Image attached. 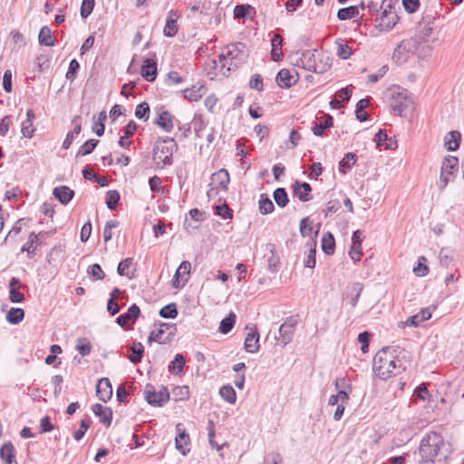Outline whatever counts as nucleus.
<instances>
[{
  "label": "nucleus",
  "instance_id": "nucleus-1",
  "mask_svg": "<svg viewBox=\"0 0 464 464\" xmlns=\"http://www.w3.org/2000/svg\"><path fill=\"white\" fill-rule=\"evenodd\" d=\"M243 43H232L227 44L218 55V60H214L215 67H220L224 75H228L242 65L247 57Z\"/></svg>",
  "mask_w": 464,
  "mask_h": 464
},
{
  "label": "nucleus",
  "instance_id": "nucleus-2",
  "mask_svg": "<svg viewBox=\"0 0 464 464\" xmlns=\"http://www.w3.org/2000/svg\"><path fill=\"white\" fill-rule=\"evenodd\" d=\"M397 351L393 347H384L375 354L372 370L380 379L386 380L396 375L393 353Z\"/></svg>",
  "mask_w": 464,
  "mask_h": 464
},
{
  "label": "nucleus",
  "instance_id": "nucleus-3",
  "mask_svg": "<svg viewBox=\"0 0 464 464\" xmlns=\"http://www.w3.org/2000/svg\"><path fill=\"white\" fill-rule=\"evenodd\" d=\"M443 444L444 440L442 436L436 431H430L424 436L419 447L420 464L434 462Z\"/></svg>",
  "mask_w": 464,
  "mask_h": 464
},
{
  "label": "nucleus",
  "instance_id": "nucleus-4",
  "mask_svg": "<svg viewBox=\"0 0 464 464\" xmlns=\"http://www.w3.org/2000/svg\"><path fill=\"white\" fill-rule=\"evenodd\" d=\"M386 97L393 111L402 117L403 112L413 109V100L408 91L401 86L393 85L386 92Z\"/></svg>",
  "mask_w": 464,
  "mask_h": 464
},
{
  "label": "nucleus",
  "instance_id": "nucleus-5",
  "mask_svg": "<svg viewBox=\"0 0 464 464\" xmlns=\"http://www.w3.org/2000/svg\"><path fill=\"white\" fill-rule=\"evenodd\" d=\"M177 143L173 138H158L153 148V160L157 166L163 168L171 165L172 155L177 150Z\"/></svg>",
  "mask_w": 464,
  "mask_h": 464
},
{
  "label": "nucleus",
  "instance_id": "nucleus-6",
  "mask_svg": "<svg viewBox=\"0 0 464 464\" xmlns=\"http://www.w3.org/2000/svg\"><path fill=\"white\" fill-rule=\"evenodd\" d=\"M144 398L150 405L161 407L169 401V392L164 386H162L159 391H156L152 384L148 383L144 389Z\"/></svg>",
  "mask_w": 464,
  "mask_h": 464
},
{
  "label": "nucleus",
  "instance_id": "nucleus-7",
  "mask_svg": "<svg viewBox=\"0 0 464 464\" xmlns=\"http://www.w3.org/2000/svg\"><path fill=\"white\" fill-rule=\"evenodd\" d=\"M177 332L175 324L161 323L160 327L152 331L149 336L150 343H167L170 342Z\"/></svg>",
  "mask_w": 464,
  "mask_h": 464
},
{
  "label": "nucleus",
  "instance_id": "nucleus-8",
  "mask_svg": "<svg viewBox=\"0 0 464 464\" xmlns=\"http://www.w3.org/2000/svg\"><path fill=\"white\" fill-rule=\"evenodd\" d=\"M212 183L216 185V188H212L208 191V197L211 198L216 189L227 190L228 183L230 181L228 171L225 169H221L215 172L211 176Z\"/></svg>",
  "mask_w": 464,
  "mask_h": 464
},
{
  "label": "nucleus",
  "instance_id": "nucleus-9",
  "mask_svg": "<svg viewBox=\"0 0 464 464\" xmlns=\"http://www.w3.org/2000/svg\"><path fill=\"white\" fill-rule=\"evenodd\" d=\"M296 323H297L296 319H294L293 317H289L279 327V331H278L279 336L276 338L278 341H280L282 343V344L284 346L292 341Z\"/></svg>",
  "mask_w": 464,
  "mask_h": 464
},
{
  "label": "nucleus",
  "instance_id": "nucleus-10",
  "mask_svg": "<svg viewBox=\"0 0 464 464\" xmlns=\"http://www.w3.org/2000/svg\"><path fill=\"white\" fill-rule=\"evenodd\" d=\"M316 50H306L302 52L301 53H296V58L295 60V64L298 67H301L304 70L313 72V68L315 65V58H316Z\"/></svg>",
  "mask_w": 464,
  "mask_h": 464
},
{
  "label": "nucleus",
  "instance_id": "nucleus-11",
  "mask_svg": "<svg viewBox=\"0 0 464 464\" xmlns=\"http://www.w3.org/2000/svg\"><path fill=\"white\" fill-rule=\"evenodd\" d=\"M389 8L390 9H384L380 17L379 25L382 30L385 31H389L392 28H393L399 20V16L397 15L395 11L392 9L391 5H389Z\"/></svg>",
  "mask_w": 464,
  "mask_h": 464
},
{
  "label": "nucleus",
  "instance_id": "nucleus-12",
  "mask_svg": "<svg viewBox=\"0 0 464 464\" xmlns=\"http://www.w3.org/2000/svg\"><path fill=\"white\" fill-rule=\"evenodd\" d=\"M96 394L99 400L106 402L112 396V387L108 378H101L96 385Z\"/></svg>",
  "mask_w": 464,
  "mask_h": 464
},
{
  "label": "nucleus",
  "instance_id": "nucleus-13",
  "mask_svg": "<svg viewBox=\"0 0 464 464\" xmlns=\"http://www.w3.org/2000/svg\"><path fill=\"white\" fill-rule=\"evenodd\" d=\"M393 349H398V351L393 353L395 364L394 367L397 375L407 369V367L410 365V360L408 353L405 350L401 349L399 346L393 347Z\"/></svg>",
  "mask_w": 464,
  "mask_h": 464
},
{
  "label": "nucleus",
  "instance_id": "nucleus-14",
  "mask_svg": "<svg viewBox=\"0 0 464 464\" xmlns=\"http://www.w3.org/2000/svg\"><path fill=\"white\" fill-rule=\"evenodd\" d=\"M458 165V159L450 157L445 159L441 167L440 183L441 188H445L449 182L450 176L452 174V169Z\"/></svg>",
  "mask_w": 464,
  "mask_h": 464
},
{
  "label": "nucleus",
  "instance_id": "nucleus-15",
  "mask_svg": "<svg viewBox=\"0 0 464 464\" xmlns=\"http://www.w3.org/2000/svg\"><path fill=\"white\" fill-rule=\"evenodd\" d=\"M312 188L307 182L295 181L293 185V192L295 196L302 202H307L312 198Z\"/></svg>",
  "mask_w": 464,
  "mask_h": 464
},
{
  "label": "nucleus",
  "instance_id": "nucleus-16",
  "mask_svg": "<svg viewBox=\"0 0 464 464\" xmlns=\"http://www.w3.org/2000/svg\"><path fill=\"white\" fill-rule=\"evenodd\" d=\"M179 17V13L177 10H170L168 14L166 24L163 30L164 35L172 37L178 33L177 21Z\"/></svg>",
  "mask_w": 464,
  "mask_h": 464
},
{
  "label": "nucleus",
  "instance_id": "nucleus-17",
  "mask_svg": "<svg viewBox=\"0 0 464 464\" xmlns=\"http://www.w3.org/2000/svg\"><path fill=\"white\" fill-rule=\"evenodd\" d=\"M93 413L100 418V421L106 427H110L112 420V411L109 407H104L100 403L92 405Z\"/></svg>",
  "mask_w": 464,
  "mask_h": 464
},
{
  "label": "nucleus",
  "instance_id": "nucleus-18",
  "mask_svg": "<svg viewBox=\"0 0 464 464\" xmlns=\"http://www.w3.org/2000/svg\"><path fill=\"white\" fill-rule=\"evenodd\" d=\"M21 281L16 277H12L9 281V300L12 303H22L24 300V295L20 292L22 287Z\"/></svg>",
  "mask_w": 464,
  "mask_h": 464
},
{
  "label": "nucleus",
  "instance_id": "nucleus-19",
  "mask_svg": "<svg viewBox=\"0 0 464 464\" xmlns=\"http://www.w3.org/2000/svg\"><path fill=\"white\" fill-rule=\"evenodd\" d=\"M141 76L148 82H153L157 77V63L150 58L144 60L140 68Z\"/></svg>",
  "mask_w": 464,
  "mask_h": 464
},
{
  "label": "nucleus",
  "instance_id": "nucleus-20",
  "mask_svg": "<svg viewBox=\"0 0 464 464\" xmlns=\"http://www.w3.org/2000/svg\"><path fill=\"white\" fill-rule=\"evenodd\" d=\"M140 314V310L139 306L133 304L129 307L127 313L122 314L116 318V323L120 326L124 327L130 321L134 322L136 319H138Z\"/></svg>",
  "mask_w": 464,
  "mask_h": 464
},
{
  "label": "nucleus",
  "instance_id": "nucleus-21",
  "mask_svg": "<svg viewBox=\"0 0 464 464\" xmlns=\"http://www.w3.org/2000/svg\"><path fill=\"white\" fill-rule=\"evenodd\" d=\"M53 195L63 205H67L74 196V191L67 186H59L53 188Z\"/></svg>",
  "mask_w": 464,
  "mask_h": 464
},
{
  "label": "nucleus",
  "instance_id": "nucleus-22",
  "mask_svg": "<svg viewBox=\"0 0 464 464\" xmlns=\"http://www.w3.org/2000/svg\"><path fill=\"white\" fill-rule=\"evenodd\" d=\"M318 120H319V121L314 123V127L312 128V130L315 136H323L324 133V130L333 126L334 119L329 114H324Z\"/></svg>",
  "mask_w": 464,
  "mask_h": 464
},
{
  "label": "nucleus",
  "instance_id": "nucleus-23",
  "mask_svg": "<svg viewBox=\"0 0 464 464\" xmlns=\"http://www.w3.org/2000/svg\"><path fill=\"white\" fill-rule=\"evenodd\" d=\"M191 264L188 261H183L176 270V273L174 275V278L172 280V285L175 288H179L181 285H184V284L188 281V279H185L182 284H180L179 278L185 275H188L190 272Z\"/></svg>",
  "mask_w": 464,
  "mask_h": 464
},
{
  "label": "nucleus",
  "instance_id": "nucleus-24",
  "mask_svg": "<svg viewBox=\"0 0 464 464\" xmlns=\"http://www.w3.org/2000/svg\"><path fill=\"white\" fill-rule=\"evenodd\" d=\"M181 424L179 423L176 426V429L178 430V436L176 437V448L178 450L180 451L182 455H186L188 450H185L184 446L188 445L189 443V436L185 431V430L181 429Z\"/></svg>",
  "mask_w": 464,
  "mask_h": 464
},
{
  "label": "nucleus",
  "instance_id": "nucleus-25",
  "mask_svg": "<svg viewBox=\"0 0 464 464\" xmlns=\"http://www.w3.org/2000/svg\"><path fill=\"white\" fill-rule=\"evenodd\" d=\"M0 457L6 464H17L15 460V449L11 442H6L1 447Z\"/></svg>",
  "mask_w": 464,
  "mask_h": 464
},
{
  "label": "nucleus",
  "instance_id": "nucleus-26",
  "mask_svg": "<svg viewBox=\"0 0 464 464\" xmlns=\"http://www.w3.org/2000/svg\"><path fill=\"white\" fill-rule=\"evenodd\" d=\"M245 349L248 353H256L259 349V334L256 329L248 333L245 339Z\"/></svg>",
  "mask_w": 464,
  "mask_h": 464
},
{
  "label": "nucleus",
  "instance_id": "nucleus-27",
  "mask_svg": "<svg viewBox=\"0 0 464 464\" xmlns=\"http://www.w3.org/2000/svg\"><path fill=\"white\" fill-rule=\"evenodd\" d=\"M296 80L287 69H282L276 75V82L280 87L289 88L295 84Z\"/></svg>",
  "mask_w": 464,
  "mask_h": 464
},
{
  "label": "nucleus",
  "instance_id": "nucleus-28",
  "mask_svg": "<svg viewBox=\"0 0 464 464\" xmlns=\"http://www.w3.org/2000/svg\"><path fill=\"white\" fill-rule=\"evenodd\" d=\"M282 44L283 37L279 34H274L271 40V56L274 61H279L283 56Z\"/></svg>",
  "mask_w": 464,
  "mask_h": 464
},
{
  "label": "nucleus",
  "instance_id": "nucleus-29",
  "mask_svg": "<svg viewBox=\"0 0 464 464\" xmlns=\"http://www.w3.org/2000/svg\"><path fill=\"white\" fill-rule=\"evenodd\" d=\"M332 66V60L328 56L316 54L315 65L313 68V72L315 73H324L329 70Z\"/></svg>",
  "mask_w": 464,
  "mask_h": 464
},
{
  "label": "nucleus",
  "instance_id": "nucleus-30",
  "mask_svg": "<svg viewBox=\"0 0 464 464\" xmlns=\"http://www.w3.org/2000/svg\"><path fill=\"white\" fill-rule=\"evenodd\" d=\"M186 362L185 357L181 353L176 354L175 358L169 364V372L173 375H179Z\"/></svg>",
  "mask_w": 464,
  "mask_h": 464
},
{
  "label": "nucleus",
  "instance_id": "nucleus-31",
  "mask_svg": "<svg viewBox=\"0 0 464 464\" xmlns=\"http://www.w3.org/2000/svg\"><path fill=\"white\" fill-rule=\"evenodd\" d=\"M173 119L174 117L170 112L164 111L160 113L156 123L164 130L170 131L173 128Z\"/></svg>",
  "mask_w": 464,
  "mask_h": 464
},
{
  "label": "nucleus",
  "instance_id": "nucleus-32",
  "mask_svg": "<svg viewBox=\"0 0 464 464\" xmlns=\"http://www.w3.org/2000/svg\"><path fill=\"white\" fill-rule=\"evenodd\" d=\"M359 15V6L351 5L339 9L337 18L341 21L355 18Z\"/></svg>",
  "mask_w": 464,
  "mask_h": 464
},
{
  "label": "nucleus",
  "instance_id": "nucleus-33",
  "mask_svg": "<svg viewBox=\"0 0 464 464\" xmlns=\"http://www.w3.org/2000/svg\"><path fill=\"white\" fill-rule=\"evenodd\" d=\"M335 240L332 233L326 232L322 237V249L326 255H332L334 252Z\"/></svg>",
  "mask_w": 464,
  "mask_h": 464
},
{
  "label": "nucleus",
  "instance_id": "nucleus-34",
  "mask_svg": "<svg viewBox=\"0 0 464 464\" xmlns=\"http://www.w3.org/2000/svg\"><path fill=\"white\" fill-rule=\"evenodd\" d=\"M39 44L44 46H53L55 44L52 36V31L48 26H43L38 35Z\"/></svg>",
  "mask_w": 464,
  "mask_h": 464
},
{
  "label": "nucleus",
  "instance_id": "nucleus-35",
  "mask_svg": "<svg viewBox=\"0 0 464 464\" xmlns=\"http://www.w3.org/2000/svg\"><path fill=\"white\" fill-rule=\"evenodd\" d=\"M369 103H370L369 98L361 99L356 103L355 115H356L357 120H359L360 121H365L368 119L369 115L364 110L366 107H368Z\"/></svg>",
  "mask_w": 464,
  "mask_h": 464
},
{
  "label": "nucleus",
  "instance_id": "nucleus-36",
  "mask_svg": "<svg viewBox=\"0 0 464 464\" xmlns=\"http://www.w3.org/2000/svg\"><path fill=\"white\" fill-rule=\"evenodd\" d=\"M131 354L128 356V359L132 363H138L141 361L143 353H144V347L140 343L134 342L132 343V346L130 347Z\"/></svg>",
  "mask_w": 464,
  "mask_h": 464
},
{
  "label": "nucleus",
  "instance_id": "nucleus-37",
  "mask_svg": "<svg viewBox=\"0 0 464 464\" xmlns=\"http://www.w3.org/2000/svg\"><path fill=\"white\" fill-rule=\"evenodd\" d=\"M24 317V311L22 308L12 307L6 314V320L11 324H19Z\"/></svg>",
  "mask_w": 464,
  "mask_h": 464
},
{
  "label": "nucleus",
  "instance_id": "nucleus-38",
  "mask_svg": "<svg viewBox=\"0 0 464 464\" xmlns=\"http://www.w3.org/2000/svg\"><path fill=\"white\" fill-rule=\"evenodd\" d=\"M219 394H220L221 398L224 401H226L227 402L231 403V404L236 402L237 394H236L234 388L231 385H229V384L223 385L219 389Z\"/></svg>",
  "mask_w": 464,
  "mask_h": 464
},
{
  "label": "nucleus",
  "instance_id": "nucleus-39",
  "mask_svg": "<svg viewBox=\"0 0 464 464\" xmlns=\"http://www.w3.org/2000/svg\"><path fill=\"white\" fill-rule=\"evenodd\" d=\"M203 85H200L199 87L193 85L191 88H187L183 91L184 97L191 102H197L203 95Z\"/></svg>",
  "mask_w": 464,
  "mask_h": 464
},
{
  "label": "nucleus",
  "instance_id": "nucleus-40",
  "mask_svg": "<svg viewBox=\"0 0 464 464\" xmlns=\"http://www.w3.org/2000/svg\"><path fill=\"white\" fill-rule=\"evenodd\" d=\"M357 156L353 152H348L339 162V170L345 173V169H350L356 162Z\"/></svg>",
  "mask_w": 464,
  "mask_h": 464
},
{
  "label": "nucleus",
  "instance_id": "nucleus-41",
  "mask_svg": "<svg viewBox=\"0 0 464 464\" xmlns=\"http://www.w3.org/2000/svg\"><path fill=\"white\" fill-rule=\"evenodd\" d=\"M236 323V315L233 313H230L227 317L221 320L218 330L220 333L227 334H228L232 328L234 327Z\"/></svg>",
  "mask_w": 464,
  "mask_h": 464
},
{
  "label": "nucleus",
  "instance_id": "nucleus-42",
  "mask_svg": "<svg viewBox=\"0 0 464 464\" xmlns=\"http://www.w3.org/2000/svg\"><path fill=\"white\" fill-rule=\"evenodd\" d=\"M273 197L276 203L280 208H285L289 201L287 192L284 188H276Z\"/></svg>",
  "mask_w": 464,
  "mask_h": 464
},
{
  "label": "nucleus",
  "instance_id": "nucleus-43",
  "mask_svg": "<svg viewBox=\"0 0 464 464\" xmlns=\"http://www.w3.org/2000/svg\"><path fill=\"white\" fill-rule=\"evenodd\" d=\"M275 209L272 200L265 194L261 195L259 200V211L263 215L272 213Z\"/></svg>",
  "mask_w": 464,
  "mask_h": 464
},
{
  "label": "nucleus",
  "instance_id": "nucleus-44",
  "mask_svg": "<svg viewBox=\"0 0 464 464\" xmlns=\"http://www.w3.org/2000/svg\"><path fill=\"white\" fill-rule=\"evenodd\" d=\"M98 143H99L98 140L91 139V140H87L80 147V149L78 150V151L76 153V157L85 156L87 154L92 153L93 151V150L96 148V146L98 145Z\"/></svg>",
  "mask_w": 464,
  "mask_h": 464
},
{
  "label": "nucleus",
  "instance_id": "nucleus-45",
  "mask_svg": "<svg viewBox=\"0 0 464 464\" xmlns=\"http://www.w3.org/2000/svg\"><path fill=\"white\" fill-rule=\"evenodd\" d=\"M120 198V193L117 190H109L106 194L107 208L111 210L116 209L119 205Z\"/></svg>",
  "mask_w": 464,
  "mask_h": 464
},
{
  "label": "nucleus",
  "instance_id": "nucleus-46",
  "mask_svg": "<svg viewBox=\"0 0 464 464\" xmlns=\"http://www.w3.org/2000/svg\"><path fill=\"white\" fill-rule=\"evenodd\" d=\"M307 246L309 247V253L304 260V266L313 268L315 266L316 244L312 240L307 243Z\"/></svg>",
  "mask_w": 464,
  "mask_h": 464
},
{
  "label": "nucleus",
  "instance_id": "nucleus-47",
  "mask_svg": "<svg viewBox=\"0 0 464 464\" xmlns=\"http://www.w3.org/2000/svg\"><path fill=\"white\" fill-rule=\"evenodd\" d=\"M362 290H363V285L362 283L356 282V283L353 284V285L351 287L352 297L350 300V304L352 305V307L356 306L357 302L360 298V295H361Z\"/></svg>",
  "mask_w": 464,
  "mask_h": 464
},
{
  "label": "nucleus",
  "instance_id": "nucleus-48",
  "mask_svg": "<svg viewBox=\"0 0 464 464\" xmlns=\"http://www.w3.org/2000/svg\"><path fill=\"white\" fill-rule=\"evenodd\" d=\"M450 139L445 141L448 150L454 151L459 146L460 133L457 130L449 132Z\"/></svg>",
  "mask_w": 464,
  "mask_h": 464
},
{
  "label": "nucleus",
  "instance_id": "nucleus-49",
  "mask_svg": "<svg viewBox=\"0 0 464 464\" xmlns=\"http://www.w3.org/2000/svg\"><path fill=\"white\" fill-rule=\"evenodd\" d=\"M406 52H407L406 45L402 42L400 43L393 51L392 57V60L396 63H401L404 62L406 60V57H405Z\"/></svg>",
  "mask_w": 464,
  "mask_h": 464
},
{
  "label": "nucleus",
  "instance_id": "nucleus-50",
  "mask_svg": "<svg viewBox=\"0 0 464 464\" xmlns=\"http://www.w3.org/2000/svg\"><path fill=\"white\" fill-rule=\"evenodd\" d=\"M160 315L163 318H171L174 319L178 316L177 305L174 303H170L165 306H163L160 310Z\"/></svg>",
  "mask_w": 464,
  "mask_h": 464
},
{
  "label": "nucleus",
  "instance_id": "nucleus-51",
  "mask_svg": "<svg viewBox=\"0 0 464 464\" xmlns=\"http://www.w3.org/2000/svg\"><path fill=\"white\" fill-rule=\"evenodd\" d=\"M175 401H185L189 398V388L188 386H178L172 390Z\"/></svg>",
  "mask_w": 464,
  "mask_h": 464
},
{
  "label": "nucleus",
  "instance_id": "nucleus-52",
  "mask_svg": "<svg viewBox=\"0 0 464 464\" xmlns=\"http://www.w3.org/2000/svg\"><path fill=\"white\" fill-rule=\"evenodd\" d=\"M132 266V258H126L118 265V274L131 278L130 268Z\"/></svg>",
  "mask_w": 464,
  "mask_h": 464
},
{
  "label": "nucleus",
  "instance_id": "nucleus-53",
  "mask_svg": "<svg viewBox=\"0 0 464 464\" xmlns=\"http://www.w3.org/2000/svg\"><path fill=\"white\" fill-rule=\"evenodd\" d=\"M135 116L138 119L147 121L150 116V106L147 102H143L137 105L135 109Z\"/></svg>",
  "mask_w": 464,
  "mask_h": 464
},
{
  "label": "nucleus",
  "instance_id": "nucleus-54",
  "mask_svg": "<svg viewBox=\"0 0 464 464\" xmlns=\"http://www.w3.org/2000/svg\"><path fill=\"white\" fill-rule=\"evenodd\" d=\"M440 263L443 266H449L453 259L452 251L449 248H442L439 254Z\"/></svg>",
  "mask_w": 464,
  "mask_h": 464
},
{
  "label": "nucleus",
  "instance_id": "nucleus-55",
  "mask_svg": "<svg viewBox=\"0 0 464 464\" xmlns=\"http://www.w3.org/2000/svg\"><path fill=\"white\" fill-rule=\"evenodd\" d=\"M76 350L79 352V353L82 356H86L90 354L92 346L91 343L86 339H78L77 344H76Z\"/></svg>",
  "mask_w": 464,
  "mask_h": 464
},
{
  "label": "nucleus",
  "instance_id": "nucleus-56",
  "mask_svg": "<svg viewBox=\"0 0 464 464\" xmlns=\"http://www.w3.org/2000/svg\"><path fill=\"white\" fill-rule=\"evenodd\" d=\"M88 274H90L93 280H102L104 278L105 274L99 264H93L89 266Z\"/></svg>",
  "mask_w": 464,
  "mask_h": 464
},
{
  "label": "nucleus",
  "instance_id": "nucleus-57",
  "mask_svg": "<svg viewBox=\"0 0 464 464\" xmlns=\"http://www.w3.org/2000/svg\"><path fill=\"white\" fill-rule=\"evenodd\" d=\"M95 5V0H82L81 5V16L87 18L92 12Z\"/></svg>",
  "mask_w": 464,
  "mask_h": 464
},
{
  "label": "nucleus",
  "instance_id": "nucleus-58",
  "mask_svg": "<svg viewBox=\"0 0 464 464\" xmlns=\"http://www.w3.org/2000/svg\"><path fill=\"white\" fill-rule=\"evenodd\" d=\"M34 127L33 125V121L30 120H24L21 124V132L25 138H32L34 133Z\"/></svg>",
  "mask_w": 464,
  "mask_h": 464
},
{
  "label": "nucleus",
  "instance_id": "nucleus-59",
  "mask_svg": "<svg viewBox=\"0 0 464 464\" xmlns=\"http://www.w3.org/2000/svg\"><path fill=\"white\" fill-rule=\"evenodd\" d=\"M215 209L216 214L222 217L223 218H232L233 217L232 210L229 208L226 202L222 205L216 206Z\"/></svg>",
  "mask_w": 464,
  "mask_h": 464
},
{
  "label": "nucleus",
  "instance_id": "nucleus-60",
  "mask_svg": "<svg viewBox=\"0 0 464 464\" xmlns=\"http://www.w3.org/2000/svg\"><path fill=\"white\" fill-rule=\"evenodd\" d=\"M118 226H119V222L117 220H109L106 223V225L104 227V230H103V238H104L105 242H108L111 239V237H112L111 229L117 227Z\"/></svg>",
  "mask_w": 464,
  "mask_h": 464
},
{
  "label": "nucleus",
  "instance_id": "nucleus-61",
  "mask_svg": "<svg viewBox=\"0 0 464 464\" xmlns=\"http://www.w3.org/2000/svg\"><path fill=\"white\" fill-rule=\"evenodd\" d=\"M337 54L341 59L346 60L352 54V49L348 44L337 43Z\"/></svg>",
  "mask_w": 464,
  "mask_h": 464
},
{
  "label": "nucleus",
  "instance_id": "nucleus-62",
  "mask_svg": "<svg viewBox=\"0 0 464 464\" xmlns=\"http://www.w3.org/2000/svg\"><path fill=\"white\" fill-rule=\"evenodd\" d=\"M349 255L353 262H358L362 256V244L352 243Z\"/></svg>",
  "mask_w": 464,
  "mask_h": 464
},
{
  "label": "nucleus",
  "instance_id": "nucleus-63",
  "mask_svg": "<svg viewBox=\"0 0 464 464\" xmlns=\"http://www.w3.org/2000/svg\"><path fill=\"white\" fill-rule=\"evenodd\" d=\"M271 255L267 258V267L271 272H276L279 266V256L273 249L270 251Z\"/></svg>",
  "mask_w": 464,
  "mask_h": 464
},
{
  "label": "nucleus",
  "instance_id": "nucleus-64",
  "mask_svg": "<svg viewBox=\"0 0 464 464\" xmlns=\"http://www.w3.org/2000/svg\"><path fill=\"white\" fill-rule=\"evenodd\" d=\"M282 457L277 452H270L265 456L264 464H283Z\"/></svg>",
  "mask_w": 464,
  "mask_h": 464
}]
</instances>
